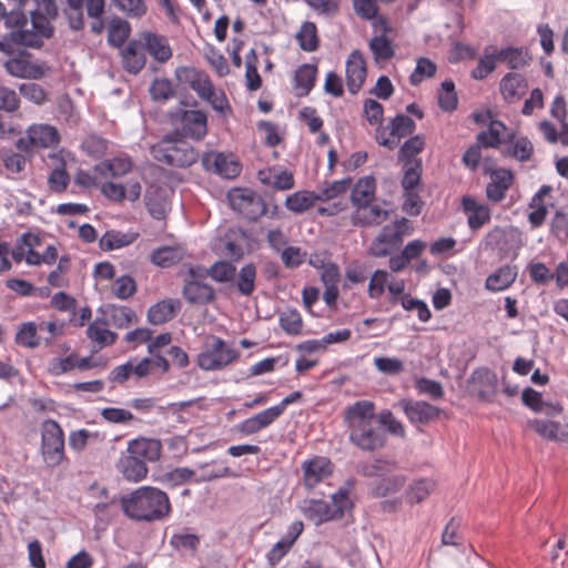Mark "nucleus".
<instances>
[{"label": "nucleus", "instance_id": "0e129e2a", "mask_svg": "<svg viewBox=\"0 0 568 568\" xmlns=\"http://www.w3.org/2000/svg\"><path fill=\"white\" fill-rule=\"evenodd\" d=\"M20 94L33 102L34 104L41 105L47 101V92L44 89L34 82H26L19 87Z\"/></svg>", "mask_w": 568, "mask_h": 568}, {"label": "nucleus", "instance_id": "603ef678", "mask_svg": "<svg viewBox=\"0 0 568 568\" xmlns=\"http://www.w3.org/2000/svg\"><path fill=\"white\" fill-rule=\"evenodd\" d=\"M200 474L196 475L195 481H210L217 478L230 476V468L223 463L212 462L201 464L199 466Z\"/></svg>", "mask_w": 568, "mask_h": 568}, {"label": "nucleus", "instance_id": "2f4dec72", "mask_svg": "<svg viewBox=\"0 0 568 568\" xmlns=\"http://www.w3.org/2000/svg\"><path fill=\"white\" fill-rule=\"evenodd\" d=\"M517 277V267L504 265L488 275L485 287L490 292H500L508 288Z\"/></svg>", "mask_w": 568, "mask_h": 568}, {"label": "nucleus", "instance_id": "052dcab7", "mask_svg": "<svg viewBox=\"0 0 568 568\" xmlns=\"http://www.w3.org/2000/svg\"><path fill=\"white\" fill-rule=\"evenodd\" d=\"M511 145L508 149L509 155L520 162L528 161L534 152V145L531 141L526 136H520L514 142L510 141Z\"/></svg>", "mask_w": 568, "mask_h": 568}, {"label": "nucleus", "instance_id": "49530a36", "mask_svg": "<svg viewBox=\"0 0 568 568\" xmlns=\"http://www.w3.org/2000/svg\"><path fill=\"white\" fill-rule=\"evenodd\" d=\"M498 61L506 63L510 69H520L528 63L529 57L523 48H505L497 53Z\"/></svg>", "mask_w": 568, "mask_h": 568}, {"label": "nucleus", "instance_id": "680f3d73", "mask_svg": "<svg viewBox=\"0 0 568 568\" xmlns=\"http://www.w3.org/2000/svg\"><path fill=\"white\" fill-rule=\"evenodd\" d=\"M306 4L317 14L326 18L338 13L341 0H305Z\"/></svg>", "mask_w": 568, "mask_h": 568}, {"label": "nucleus", "instance_id": "c03bdc74", "mask_svg": "<svg viewBox=\"0 0 568 568\" xmlns=\"http://www.w3.org/2000/svg\"><path fill=\"white\" fill-rule=\"evenodd\" d=\"M317 200L315 192L297 191L286 197L285 205L287 210L301 214L314 206Z\"/></svg>", "mask_w": 568, "mask_h": 568}, {"label": "nucleus", "instance_id": "774afa93", "mask_svg": "<svg viewBox=\"0 0 568 568\" xmlns=\"http://www.w3.org/2000/svg\"><path fill=\"white\" fill-rule=\"evenodd\" d=\"M78 362L79 357L75 353H71L64 358H54L50 363V373L54 376H60L62 374H65L73 368H78Z\"/></svg>", "mask_w": 568, "mask_h": 568}, {"label": "nucleus", "instance_id": "5701e85b", "mask_svg": "<svg viewBox=\"0 0 568 568\" xmlns=\"http://www.w3.org/2000/svg\"><path fill=\"white\" fill-rule=\"evenodd\" d=\"M521 400L525 406L529 407L535 413L544 414L549 417L558 416L562 412V406L558 402H545L541 393L531 387H526L523 390Z\"/></svg>", "mask_w": 568, "mask_h": 568}, {"label": "nucleus", "instance_id": "8fccbe9b", "mask_svg": "<svg viewBox=\"0 0 568 568\" xmlns=\"http://www.w3.org/2000/svg\"><path fill=\"white\" fill-rule=\"evenodd\" d=\"M281 328L288 335H298L303 328V321L300 312L295 308H286L278 317Z\"/></svg>", "mask_w": 568, "mask_h": 568}, {"label": "nucleus", "instance_id": "4d7b16f0", "mask_svg": "<svg viewBox=\"0 0 568 568\" xmlns=\"http://www.w3.org/2000/svg\"><path fill=\"white\" fill-rule=\"evenodd\" d=\"M7 72L17 78H37V70L23 58H12L4 63Z\"/></svg>", "mask_w": 568, "mask_h": 568}, {"label": "nucleus", "instance_id": "72a5a7b5", "mask_svg": "<svg viewBox=\"0 0 568 568\" xmlns=\"http://www.w3.org/2000/svg\"><path fill=\"white\" fill-rule=\"evenodd\" d=\"M106 326L108 322L104 318L97 317L87 328L88 338L97 343L100 348L114 344L118 338V334Z\"/></svg>", "mask_w": 568, "mask_h": 568}, {"label": "nucleus", "instance_id": "de8ad7c7", "mask_svg": "<svg viewBox=\"0 0 568 568\" xmlns=\"http://www.w3.org/2000/svg\"><path fill=\"white\" fill-rule=\"evenodd\" d=\"M404 175L402 179V186L404 191L416 190L420 183L422 176V161L408 160L404 162Z\"/></svg>", "mask_w": 568, "mask_h": 568}, {"label": "nucleus", "instance_id": "cd10ccee", "mask_svg": "<svg viewBox=\"0 0 568 568\" xmlns=\"http://www.w3.org/2000/svg\"><path fill=\"white\" fill-rule=\"evenodd\" d=\"M280 416L275 412V409L271 406L248 418L242 420L237 429L241 434L245 436L254 435L262 429L272 425Z\"/></svg>", "mask_w": 568, "mask_h": 568}, {"label": "nucleus", "instance_id": "2eb2a0df", "mask_svg": "<svg viewBox=\"0 0 568 568\" xmlns=\"http://www.w3.org/2000/svg\"><path fill=\"white\" fill-rule=\"evenodd\" d=\"M527 426L549 442L562 443L568 440V423L548 418H534L527 422Z\"/></svg>", "mask_w": 568, "mask_h": 568}, {"label": "nucleus", "instance_id": "e433bc0d", "mask_svg": "<svg viewBox=\"0 0 568 568\" xmlns=\"http://www.w3.org/2000/svg\"><path fill=\"white\" fill-rule=\"evenodd\" d=\"M103 313L108 316L111 325L116 328H126L138 321L135 312L129 306L108 304L105 305Z\"/></svg>", "mask_w": 568, "mask_h": 568}, {"label": "nucleus", "instance_id": "13d9d810", "mask_svg": "<svg viewBox=\"0 0 568 568\" xmlns=\"http://www.w3.org/2000/svg\"><path fill=\"white\" fill-rule=\"evenodd\" d=\"M173 310L171 302L161 301L149 308L148 321L153 325L163 324L172 317Z\"/></svg>", "mask_w": 568, "mask_h": 568}, {"label": "nucleus", "instance_id": "09e8293b", "mask_svg": "<svg viewBox=\"0 0 568 568\" xmlns=\"http://www.w3.org/2000/svg\"><path fill=\"white\" fill-rule=\"evenodd\" d=\"M435 483L429 478H420L414 480L407 490V501L410 504H418L425 500L428 495L434 490Z\"/></svg>", "mask_w": 568, "mask_h": 568}, {"label": "nucleus", "instance_id": "c85d7f7f", "mask_svg": "<svg viewBox=\"0 0 568 568\" xmlns=\"http://www.w3.org/2000/svg\"><path fill=\"white\" fill-rule=\"evenodd\" d=\"M132 165L128 155H121L95 164L93 171L102 179L121 178L132 170Z\"/></svg>", "mask_w": 568, "mask_h": 568}, {"label": "nucleus", "instance_id": "6e6552de", "mask_svg": "<svg viewBox=\"0 0 568 568\" xmlns=\"http://www.w3.org/2000/svg\"><path fill=\"white\" fill-rule=\"evenodd\" d=\"M415 129L416 124L414 120L400 113L393 118L389 124L385 126L379 125L376 129V140L381 145L394 150L399 144L400 140L412 134Z\"/></svg>", "mask_w": 568, "mask_h": 568}, {"label": "nucleus", "instance_id": "39448f33", "mask_svg": "<svg viewBox=\"0 0 568 568\" xmlns=\"http://www.w3.org/2000/svg\"><path fill=\"white\" fill-rule=\"evenodd\" d=\"M227 201L233 211L248 221H255L266 211L262 197L247 187H234L227 192Z\"/></svg>", "mask_w": 568, "mask_h": 568}, {"label": "nucleus", "instance_id": "a878e982", "mask_svg": "<svg viewBox=\"0 0 568 568\" xmlns=\"http://www.w3.org/2000/svg\"><path fill=\"white\" fill-rule=\"evenodd\" d=\"M375 26L381 28L383 34L375 36L369 41V49L376 61H387L394 57V48L386 33L390 31L387 21L384 18L378 19Z\"/></svg>", "mask_w": 568, "mask_h": 568}, {"label": "nucleus", "instance_id": "412c9836", "mask_svg": "<svg viewBox=\"0 0 568 568\" xmlns=\"http://www.w3.org/2000/svg\"><path fill=\"white\" fill-rule=\"evenodd\" d=\"M462 207L467 216V223L470 230L476 231L490 221V209L488 205L478 202L471 196L462 199Z\"/></svg>", "mask_w": 568, "mask_h": 568}, {"label": "nucleus", "instance_id": "338daca9", "mask_svg": "<svg viewBox=\"0 0 568 568\" xmlns=\"http://www.w3.org/2000/svg\"><path fill=\"white\" fill-rule=\"evenodd\" d=\"M415 388L419 394L428 395L434 399L442 398L444 396V388L442 384L426 377L417 378L415 381Z\"/></svg>", "mask_w": 568, "mask_h": 568}, {"label": "nucleus", "instance_id": "473e14b6", "mask_svg": "<svg viewBox=\"0 0 568 568\" xmlns=\"http://www.w3.org/2000/svg\"><path fill=\"white\" fill-rule=\"evenodd\" d=\"M376 181L373 176L359 179L352 189L351 201L353 207L375 201Z\"/></svg>", "mask_w": 568, "mask_h": 568}, {"label": "nucleus", "instance_id": "ea45409f", "mask_svg": "<svg viewBox=\"0 0 568 568\" xmlns=\"http://www.w3.org/2000/svg\"><path fill=\"white\" fill-rule=\"evenodd\" d=\"M404 484L405 478L402 475L384 476L369 485L371 495L375 498L386 497L398 491Z\"/></svg>", "mask_w": 568, "mask_h": 568}, {"label": "nucleus", "instance_id": "423d86ee", "mask_svg": "<svg viewBox=\"0 0 568 568\" xmlns=\"http://www.w3.org/2000/svg\"><path fill=\"white\" fill-rule=\"evenodd\" d=\"M206 278V268L190 267L183 286V296L189 303L204 305L214 300V290Z\"/></svg>", "mask_w": 568, "mask_h": 568}, {"label": "nucleus", "instance_id": "f704fd0d", "mask_svg": "<svg viewBox=\"0 0 568 568\" xmlns=\"http://www.w3.org/2000/svg\"><path fill=\"white\" fill-rule=\"evenodd\" d=\"M317 68L315 64L304 63L297 68L294 75V89L297 97L307 95L315 84Z\"/></svg>", "mask_w": 568, "mask_h": 568}, {"label": "nucleus", "instance_id": "c756f323", "mask_svg": "<svg viewBox=\"0 0 568 568\" xmlns=\"http://www.w3.org/2000/svg\"><path fill=\"white\" fill-rule=\"evenodd\" d=\"M161 442L153 438H136L129 442L128 453L133 454L139 459L146 462H156L161 455Z\"/></svg>", "mask_w": 568, "mask_h": 568}, {"label": "nucleus", "instance_id": "79ce46f5", "mask_svg": "<svg viewBox=\"0 0 568 568\" xmlns=\"http://www.w3.org/2000/svg\"><path fill=\"white\" fill-rule=\"evenodd\" d=\"M305 516L316 525L336 519L329 503L325 500H311L304 509Z\"/></svg>", "mask_w": 568, "mask_h": 568}, {"label": "nucleus", "instance_id": "dca6fc26", "mask_svg": "<svg viewBox=\"0 0 568 568\" xmlns=\"http://www.w3.org/2000/svg\"><path fill=\"white\" fill-rule=\"evenodd\" d=\"M366 62L361 51L354 50L346 60V85L351 94H356L366 79Z\"/></svg>", "mask_w": 568, "mask_h": 568}, {"label": "nucleus", "instance_id": "37998d69", "mask_svg": "<svg viewBox=\"0 0 568 568\" xmlns=\"http://www.w3.org/2000/svg\"><path fill=\"white\" fill-rule=\"evenodd\" d=\"M39 326L34 322H24L19 325L14 342L26 348H36L40 345L41 337L38 334Z\"/></svg>", "mask_w": 568, "mask_h": 568}, {"label": "nucleus", "instance_id": "b1692460", "mask_svg": "<svg viewBox=\"0 0 568 568\" xmlns=\"http://www.w3.org/2000/svg\"><path fill=\"white\" fill-rule=\"evenodd\" d=\"M528 84L519 73L505 74L499 83V91L506 103L511 104L521 99L526 93Z\"/></svg>", "mask_w": 568, "mask_h": 568}, {"label": "nucleus", "instance_id": "bb28decb", "mask_svg": "<svg viewBox=\"0 0 568 568\" xmlns=\"http://www.w3.org/2000/svg\"><path fill=\"white\" fill-rule=\"evenodd\" d=\"M402 245V240L393 232V227L385 225L369 246V254L375 257H385Z\"/></svg>", "mask_w": 568, "mask_h": 568}, {"label": "nucleus", "instance_id": "0eeeda50", "mask_svg": "<svg viewBox=\"0 0 568 568\" xmlns=\"http://www.w3.org/2000/svg\"><path fill=\"white\" fill-rule=\"evenodd\" d=\"M26 26V13L20 10H12L6 18V29L0 30V52L13 54L21 47L27 48V40L23 36Z\"/></svg>", "mask_w": 568, "mask_h": 568}, {"label": "nucleus", "instance_id": "5fc2aeb1", "mask_svg": "<svg viewBox=\"0 0 568 568\" xmlns=\"http://www.w3.org/2000/svg\"><path fill=\"white\" fill-rule=\"evenodd\" d=\"M206 272L215 282L225 283L235 278L236 267L231 262L217 261Z\"/></svg>", "mask_w": 568, "mask_h": 568}, {"label": "nucleus", "instance_id": "6ab92c4d", "mask_svg": "<svg viewBox=\"0 0 568 568\" xmlns=\"http://www.w3.org/2000/svg\"><path fill=\"white\" fill-rule=\"evenodd\" d=\"M204 164L224 179H235L240 175L242 166L233 155L214 153L204 158Z\"/></svg>", "mask_w": 568, "mask_h": 568}, {"label": "nucleus", "instance_id": "f8f14e48", "mask_svg": "<svg viewBox=\"0 0 568 568\" xmlns=\"http://www.w3.org/2000/svg\"><path fill=\"white\" fill-rule=\"evenodd\" d=\"M145 54L154 61L164 63L171 59L173 51L165 36L153 31H141L138 33Z\"/></svg>", "mask_w": 568, "mask_h": 568}, {"label": "nucleus", "instance_id": "c9c22d12", "mask_svg": "<svg viewBox=\"0 0 568 568\" xmlns=\"http://www.w3.org/2000/svg\"><path fill=\"white\" fill-rule=\"evenodd\" d=\"M119 469L123 477L130 481H140L148 474L146 464L130 453L120 459Z\"/></svg>", "mask_w": 568, "mask_h": 568}, {"label": "nucleus", "instance_id": "a211bd4d", "mask_svg": "<svg viewBox=\"0 0 568 568\" xmlns=\"http://www.w3.org/2000/svg\"><path fill=\"white\" fill-rule=\"evenodd\" d=\"M191 88L200 99H209L214 88L209 74L195 68H180V83Z\"/></svg>", "mask_w": 568, "mask_h": 568}, {"label": "nucleus", "instance_id": "864d4df0", "mask_svg": "<svg viewBox=\"0 0 568 568\" xmlns=\"http://www.w3.org/2000/svg\"><path fill=\"white\" fill-rule=\"evenodd\" d=\"M457 102L458 98L454 82L452 80H445L438 93L439 108L445 112H452L457 108Z\"/></svg>", "mask_w": 568, "mask_h": 568}, {"label": "nucleus", "instance_id": "aec40b11", "mask_svg": "<svg viewBox=\"0 0 568 568\" xmlns=\"http://www.w3.org/2000/svg\"><path fill=\"white\" fill-rule=\"evenodd\" d=\"M304 484L313 488L332 474V463L326 457H314L302 465Z\"/></svg>", "mask_w": 568, "mask_h": 568}, {"label": "nucleus", "instance_id": "6e6d98bb", "mask_svg": "<svg viewBox=\"0 0 568 568\" xmlns=\"http://www.w3.org/2000/svg\"><path fill=\"white\" fill-rule=\"evenodd\" d=\"M437 71L436 64L428 58H419L416 61V67L409 77L413 85L422 83L424 80L433 78Z\"/></svg>", "mask_w": 568, "mask_h": 568}, {"label": "nucleus", "instance_id": "9b49d317", "mask_svg": "<svg viewBox=\"0 0 568 568\" xmlns=\"http://www.w3.org/2000/svg\"><path fill=\"white\" fill-rule=\"evenodd\" d=\"M207 132V116L201 110L180 112V139L202 140Z\"/></svg>", "mask_w": 568, "mask_h": 568}, {"label": "nucleus", "instance_id": "4468645a", "mask_svg": "<svg viewBox=\"0 0 568 568\" xmlns=\"http://www.w3.org/2000/svg\"><path fill=\"white\" fill-rule=\"evenodd\" d=\"M388 217L389 211L374 201L354 207L351 221L354 226L367 227L381 225Z\"/></svg>", "mask_w": 568, "mask_h": 568}, {"label": "nucleus", "instance_id": "e2e57ef3", "mask_svg": "<svg viewBox=\"0 0 568 568\" xmlns=\"http://www.w3.org/2000/svg\"><path fill=\"white\" fill-rule=\"evenodd\" d=\"M40 243V239L39 236L37 235H33L31 233H23L18 240H17V243H16V246L12 250L11 254H12V258L17 262V263H20L24 257V255L27 254L26 252V248L28 247H34L37 245H39Z\"/></svg>", "mask_w": 568, "mask_h": 568}, {"label": "nucleus", "instance_id": "f03ea898", "mask_svg": "<svg viewBox=\"0 0 568 568\" xmlns=\"http://www.w3.org/2000/svg\"><path fill=\"white\" fill-rule=\"evenodd\" d=\"M124 514L138 521H153L163 518L170 510L165 493L153 487H140L121 500Z\"/></svg>", "mask_w": 568, "mask_h": 568}, {"label": "nucleus", "instance_id": "1a4fd4ad", "mask_svg": "<svg viewBox=\"0 0 568 568\" xmlns=\"http://www.w3.org/2000/svg\"><path fill=\"white\" fill-rule=\"evenodd\" d=\"M239 352L222 338H215L210 348L199 355V366L204 371H219L233 363Z\"/></svg>", "mask_w": 568, "mask_h": 568}, {"label": "nucleus", "instance_id": "f3484780", "mask_svg": "<svg viewBox=\"0 0 568 568\" xmlns=\"http://www.w3.org/2000/svg\"><path fill=\"white\" fill-rule=\"evenodd\" d=\"M150 153L161 166H174L178 158V129L172 130L160 142L152 145Z\"/></svg>", "mask_w": 568, "mask_h": 568}, {"label": "nucleus", "instance_id": "9d476101", "mask_svg": "<svg viewBox=\"0 0 568 568\" xmlns=\"http://www.w3.org/2000/svg\"><path fill=\"white\" fill-rule=\"evenodd\" d=\"M399 406L413 425H425L437 419L442 409L425 402L413 399H400Z\"/></svg>", "mask_w": 568, "mask_h": 568}, {"label": "nucleus", "instance_id": "7ed1b4c3", "mask_svg": "<svg viewBox=\"0 0 568 568\" xmlns=\"http://www.w3.org/2000/svg\"><path fill=\"white\" fill-rule=\"evenodd\" d=\"M36 8L31 11L30 22L26 18L23 36L29 48H41L44 39L53 36L52 20L58 17V7L54 0H33Z\"/></svg>", "mask_w": 568, "mask_h": 568}, {"label": "nucleus", "instance_id": "3c124183", "mask_svg": "<svg viewBox=\"0 0 568 568\" xmlns=\"http://www.w3.org/2000/svg\"><path fill=\"white\" fill-rule=\"evenodd\" d=\"M256 267L252 264H245L239 272L236 278V288L241 295L250 296L255 290Z\"/></svg>", "mask_w": 568, "mask_h": 568}, {"label": "nucleus", "instance_id": "ddd939ff", "mask_svg": "<svg viewBox=\"0 0 568 568\" xmlns=\"http://www.w3.org/2000/svg\"><path fill=\"white\" fill-rule=\"evenodd\" d=\"M121 64L130 74H138L146 64V54L138 33L120 51Z\"/></svg>", "mask_w": 568, "mask_h": 568}, {"label": "nucleus", "instance_id": "4be33fe9", "mask_svg": "<svg viewBox=\"0 0 568 568\" xmlns=\"http://www.w3.org/2000/svg\"><path fill=\"white\" fill-rule=\"evenodd\" d=\"M514 135L509 133L508 128L499 120H490L487 130L477 134L476 141L483 148H498L500 144L510 143Z\"/></svg>", "mask_w": 568, "mask_h": 568}, {"label": "nucleus", "instance_id": "58836bf2", "mask_svg": "<svg viewBox=\"0 0 568 568\" xmlns=\"http://www.w3.org/2000/svg\"><path fill=\"white\" fill-rule=\"evenodd\" d=\"M27 133L32 135L37 148H52L60 142L58 130L49 124H33Z\"/></svg>", "mask_w": 568, "mask_h": 568}, {"label": "nucleus", "instance_id": "4c0bfd02", "mask_svg": "<svg viewBox=\"0 0 568 568\" xmlns=\"http://www.w3.org/2000/svg\"><path fill=\"white\" fill-rule=\"evenodd\" d=\"M138 237V233L122 232L118 230L106 231L100 239L102 251H114L132 244Z\"/></svg>", "mask_w": 568, "mask_h": 568}, {"label": "nucleus", "instance_id": "f257e3e1", "mask_svg": "<svg viewBox=\"0 0 568 568\" xmlns=\"http://www.w3.org/2000/svg\"><path fill=\"white\" fill-rule=\"evenodd\" d=\"M343 420L349 443L362 452L373 453L386 445L387 435L377 425L376 406L372 400L359 399L348 405L344 410Z\"/></svg>", "mask_w": 568, "mask_h": 568}, {"label": "nucleus", "instance_id": "20e7f679", "mask_svg": "<svg viewBox=\"0 0 568 568\" xmlns=\"http://www.w3.org/2000/svg\"><path fill=\"white\" fill-rule=\"evenodd\" d=\"M40 453L43 463L51 468L59 466L64 457V433L54 419L48 418L41 424Z\"/></svg>", "mask_w": 568, "mask_h": 568}, {"label": "nucleus", "instance_id": "69168bd1", "mask_svg": "<svg viewBox=\"0 0 568 568\" xmlns=\"http://www.w3.org/2000/svg\"><path fill=\"white\" fill-rule=\"evenodd\" d=\"M395 468V464L385 459H375L372 464H365L361 473L365 477H384Z\"/></svg>", "mask_w": 568, "mask_h": 568}, {"label": "nucleus", "instance_id": "bf43d9fd", "mask_svg": "<svg viewBox=\"0 0 568 568\" xmlns=\"http://www.w3.org/2000/svg\"><path fill=\"white\" fill-rule=\"evenodd\" d=\"M425 148V139L423 135H414L406 140L400 146L398 152V159L400 161L415 160L414 156L420 153Z\"/></svg>", "mask_w": 568, "mask_h": 568}, {"label": "nucleus", "instance_id": "a18cd8bd", "mask_svg": "<svg viewBox=\"0 0 568 568\" xmlns=\"http://www.w3.org/2000/svg\"><path fill=\"white\" fill-rule=\"evenodd\" d=\"M300 48L306 52H313L318 48L317 28L314 22L305 21L296 33Z\"/></svg>", "mask_w": 568, "mask_h": 568}, {"label": "nucleus", "instance_id": "7c9ffc66", "mask_svg": "<svg viewBox=\"0 0 568 568\" xmlns=\"http://www.w3.org/2000/svg\"><path fill=\"white\" fill-rule=\"evenodd\" d=\"M257 178L261 183L274 187L275 190L286 191L294 186V178L287 170L267 169L260 170Z\"/></svg>", "mask_w": 568, "mask_h": 568}, {"label": "nucleus", "instance_id": "a19ab883", "mask_svg": "<svg viewBox=\"0 0 568 568\" xmlns=\"http://www.w3.org/2000/svg\"><path fill=\"white\" fill-rule=\"evenodd\" d=\"M131 33V26L126 20L112 19L108 28V43L118 49H122Z\"/></svg>", "mask_w": 568, "mask_h": 568}, {"label": "nucleus", "instance_id": "393cba45", "mask_svg": "<svg viewBox=\"0 0 568 568\" xmlns=\"http://www.w3.org/2000/svg\"><path fill=\"white\" fill-rule=\"evenodd\" d=\"M513 180L514 175L509 170L497 169L493 171L490 182L486 186L487 197L495 203L503 201Z\"/></svg>", "mask_w": 568, "mask_h": 568}]
</instances>
